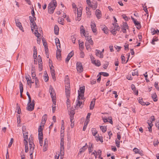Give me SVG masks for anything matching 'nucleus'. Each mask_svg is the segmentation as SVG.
Returning a JSON list of instances; mask_svg holds the SVG:
<instances>
[{
  "label": "nucleus",
  "mask_w": 159,
  "mask_h": 159,
  "mask_svg": "<svg viewBox=\"0 0 159 159\" xmlns=\"http://www.w3.org/2000/svg\"><path fill=\"white\" fill-rule=\"evenodd\" d=\"M159 143L158 141V139H155L153 141V144L154 146H156L158 145Z\"/></svg>",
  "instance_id": "50"
},
{
  "label": "nucleus",
  "mask_w": 159,
  "mask_h": 159,
  "mask_svg": "<svg viewBox=\"0 0 159 159\" xmlns=\"http://www.w3.org/2000/svg\"><path fill=\"white\" fill-rule=\"evenodd\" d=\"M34 106L32 105V104L28 103L27 106L26 107V109L27 110L29 111H31L33 110L34 108Z\"/></svg>",
  "instance_id": "14"
},
{
  "label": "nucleus",
  "mask_w": 159,
  "mask_h": 159,
  "mask_svg": "<svg viewBox=\"0 0 159 159\" xmlns=\"http://www.w3.org/2000/svg\"><path fill=\"white\" fill-rule=\"evenodd\" d=\"M88 124V122H87L86 123L85 122H84V127L83 128V131H85V130Z\"/></svg>",
  "instance_id": "55"
},
{
  "label": "nucleus",
  "mask_w": 159,
  "mask_h": 159,
  "mask_svg": "<svg viewBox=\"0 0 159 159\" xmlns=\"http://www.w3.org/2000/svg\"><path fill=\"white\" fill-rule=\"evenodd\" d=\"M48 145H43V152H45L47 150Z\"/></svg>",
  "instance_id": "62"
},
{
  "label": "nucleus",
  "mask_w": 159,
  "mask_h": 159,
  "mask_svg": "<svg viewBox=\"0 0 159 159\" xmlns=\"http://www.w3.org/2000/svg\"><path fill=\"white\" fill-rule=\"evenodd\" d=\"M25 78L27 80V84L28 85H29V82H30V81H31V78L30 77V78L29 77H28L27 76H26L25 77Z\"/></svg>",
  "instance_id": "59"
},
{
  "label": "nucleus",
  "mask_w": 159,
  "mask_h": 159,
  "mask_svg": "<svg viewBox=\"0 0 159 159\" xmlns=\"http://www.w3.org/2000/svg\"><path fill=\"white\" fill-rule=\"evenodd\" d=\"M95 14L98 19H100L102 16L101 11L99 9H97L95 11Z\"/></svg>",
  "instance_id": "13"
},
{
  "label": "nucleus",
  "mask_w": 159,
  "mask_h": 159,
  "mask_svg": "<svg viewBox=\"0 0 159 159\" xmlns=\"http://www.w3.org/2000/svg\"><path fill=\"white\" fill-rule=\"evenodd\" d=\"M23 133L24 136V141H25V140H27L28 139V136L27 135L28 132H26L25 131L23 130Z\"/></svg>",
  "instance_id": "26"
},
{
  "label": "nucleus",
  "mask_w": 159,
  "mask_h": 159,
  "mask_svg": "<svg viewBox=\"0 0 159 159\" xmlns=\"http://www.w3.org/2000/svg\"><path fill=\"white\" fill-rule=\"evenodd\" d=\"M85 46L86 47L87 50L89 49H91L90 45L89 44V43L86 42L85 43Z\"/></svg>",
  "instance_id": "49"
},
{
  "label": "nucleus",
  "mask_w": 159,
  "mask_h": 159,
  "mask_svg": "<svg viewBox=\"0 0 159 159\" xmlns=\"http://www.w3.org/2000/svg\"><path fill=\"white\" fill-rule=\"evenodd\" d=\"M86 149L87 148L85 147V146H83L80 149L79 154H81L82 152H84Z\"/></svg>",
  "instance_id": "30"
},
{
  "label": "nucleus",
  "mask_w": 159,
  "mask_h": 159,
  "mask_svg": "<svg viewBox=\"0 0 159 159\" xmlns=\"http://www.w3.org/2000/svg\"><path fill=\"white\" fill-rule=\"evenodd\" d=\"M155 117H154V116H151V119H150V120L151 123H152V122L153 121H155Z\"/></svg>",
  "instance_id": "61"
},
{
  "label": "nucleus",
  "mask_w": 159,
  "mask_h": 159,
  "mask_svg": "<svg viewBox=\"0 0 159 159\" xmlns=\"http://www.w3.org/2000/svg\"><path fill=\"white\" fill-rule=\"evenodd\" d=\"M91 28L93 32L95 33L97 31L96 24L94 22H92L91 25Z\"/></svg>",
  "instance_id": "12"
},
{
  "label": "nucleus",
  "mask_w": 159,
  "mask_h": 159,
  "mask_svg": "<svg viewBox=\"0 0 159 159\" xmlns=\"http://www.w3.org/2000/svg\"><path fill=\"white\" fill-rule=\"evenodd\" d=\"M70 86H65V93L67 98H69L70 95Z\"/></svg>",
  "instance_id": "6"
},
{
  "label": "nucleus",
  "mask_w": 159,
  "mask_h": 159,
  "mask_svg": "<svg viewBox=\"0 0 159 159\" xmlns=\"http://www.w3.org/2000/svg\"><path fill=\"white\" fill-rule=\"evenodd\" d=\"M100 128L102 130V132L103 133L107 131V128L106 127H104L102 126H100Z\"/></svg>",
  "instance_id": "38"
},
{
  "label": "nucleus",
  "mask_w": 159,
  "mask_h": 159,
  "mask_svg": "<svg viewBox=\"0 0 159 159\" xmlns=\"http://www.w3.org/2000/svg\"><path fill=\"white\" fill-rule=\"evenodd\" d=\"M79 46L80 48H81L82 49H83L84 48V43L83 42L81 43H80V40L79 41Z\"/></svg>",
  "instance_id": "46"
},
{
  "label": "nucleus",
  "mask_w": 159,
  "mask_h": 159,
  "mask_svg": "<svg viewBox=\"0 0 159 159\" xmlns=\"http://www.w3.org/2000/svg\"><path fill=\"white\" fill-rule=\"evenodd\" d=\"M91 36H90L89 37V39L88 41L87 42L89 43H90V44L91 45H93V40L92 39V38H91Z\"/></svg>",
  "instance_id": "43"
},
{
  "label": "nucleus",
  "mask_w": 159,
  "mask_h": 159,
  "mask_svg": "<svg viewBox=\"0 0 159 159\" xmlns=\"http://www.w3.org/2000/svg\"><path fill=\"white\" fill-rule=\"evenodd\" d=\"M133 151L136 154L139 153V150L137 148H134L133 150Z\"/></svg>",
  "instance_id": "57"
},
{
  "label": "nucleus",
  "mask_w": 159,
  "mask_h": 159,
  "mask_svg": "<svg viewBox=\"0 0 159 159\" xmlns=\"http://www.w3.org/2000/svg\"><path fill=\"white\" fill-rule=\"evenodd\" d=\"M47 116L46 114H44L43 116L42 117V121L43 122H45L47 120Z\"/></svg>",
  "instance_id": "37"
},
{
  "label": "nucleus",
  "mask_w": 159,
  "mask_h": 159,
  "mask_svg": "<svg viewBox=\"0 0 159 159\" xmlns=\"http://www.w3.org/2000/svg\"><path fill=\"white\" fill-rule=\"evenodd\" d=\"M138 100L139 101V103H140V104H141L143 106L145 105V102H144L143 101V99L142 98H139Z\"/></svg>",
  "instance_id": "29"
},
{
  "label": "nucleus",
  "mask_w": 159,
  "mask_h": 159,
  "mask_svg": "<svg viewBox=\"0 0 159 159\" xmlns=\"http://www.w3.org/2000/svg\"><path fill=\"white\" fill-rule=\"evenodd\" d=\"M61 51L60 49H58L56 52V57L58 60H60L61 57Z\"/></svg>",
  "instance_id": "11"
},
{
  "label": "nucleus",
  "mask_w": 159,
  "mask_h": 159,
  "mask_svg": "<svg viewBox=\"0 0 159 159\" xmlns=\"http://www.w3.org/2000/svg\"><path fill=\"white\" fill-rule=\"evenodd\" d=\"M64 147H60V154L61 156H63L64 153Z\"/></svg>",
  "instance_id": "31"
},
{
  "label": "nucleus",
  "mask_w": 159,
  "mask_h": 159,
  "mask_svg": "<svg viewBox=\"0 0 159 159\" xmlns=\"http://www.w3.org/2000/svg\"><path fill=\"white\" fill-rule=\"evenodd\" d=\"M64 19L62 18H58V21L59 23L62 25H63L64 23L63 22Z\"/></svg>",
  "instance_id": "32"
},
{
  "label": "nucleus",
  "mask_w": 159,
  "mask_h": 159,
  "mask_svg": "<svg viewBox=\"0 0 159 159\" xmlns=\"http://www.w3.org/2000/svg\"><path fill=\"white\" fill-rule=\"evenodd\" d=\"M90 7H92L93 9H95L97 7V6H98V3L97 2H95L94 4V5H90L89 6Z\"/></svg>",
  "instance_id": "44"
},
{
  "label": "nucleus",
  "mask_w": 159,
  "mask_h": 159,
  "mask_svg": "<svg viewBox=\"0 0 159 159\" xmlns=\"http://www.w3.org/2000/svg\"><path fill=\"white\" fill-rule=\"evenodd\" d=\"M85 91V87L84 86H83L82 87H81L80 88V89L78 91L79 93H84Z\"/></svg>",
  "instance_id": "25"
},
{
  "label": "nucleus",
  "mask_w": 159,
  "mask_h": 159,
  "mask_svg": "<svg viewBox=\"0 0 159 159\" xmlns=\"http://www.w3.org/2000/svg\"><path fill=\"white\" fill-rule=\"evenodd\" d=\"M74 54V53L73 51L71 52L70 53H69L65 61L66 63H68L69 60L71 57L73 56Z\"/></svg>",
  "instance_id": "10"
},
{
  "label": "nucleus",
  "mask_w": 159,
  "mask_h": 159,
  "mask_svg": "<svg viewBox=\"0 0 159 159\" xmlns=\"http://www.w3.org/2000/svg\"><path fill=\"white\" fill-rule=\"evenodd\" d=\"M39 70L40 71H41L43 69L42 62L39 63Z\"/></svg>",
  "instance_id": "48"
},
{
  "label": "nucleus",
  "mask_w": 159,
  "mask_h": 159,
  "mask_svg": "<svg viewBox=\"0 0 159 159\" xmlns=\"http://www.w3.org/2000/svg\"><path fill=\"white\" fill-rule=\"evenodd\" d=\"M112 25H113L114 28H111V33L113 35H116V31H119L120 30V27L118 25V24L117 23H113Z\"/></svg>",
  "instance_id": "3"
},
{
  "label": "nucleus",
  "mask_w": 159,
  "mask_h": 159,
  "mask_svg": "<svg viewBox=\"0 0 159 159\" xmlns=\"http://www.w3.org/2000/svg\"><path fill=\"white\" fill-rule=\"evenodd\" d=\"M13 139L12 138H11V139L10 142V143L8 144V147L9 148H10L12 145V143L13 142Z\"/></svg>",
  "instance_id": "60"
},
{
  "label": "nucleus",
  "mask_w": 159,
  "mask_h": 159,
  "mask_svg": "<svg viewBox=\"0 0 159 159\" xmlns=\"http://www.w3.org/2000/svg\"><path fill=\"white\" fill-rule=\"evenodd\" d=\"M95 138L97 141H100L101 143L103 142L102 138L99 137L98 134L97 136H95Z\"/></svg>",
  "instance_id": "24"
},
{
  "label": "nucleus",
  "mask_w": 159,
  "mask_h": 159,
  "mask_svg": "<svg viewBox=\"0 0 159 159\" xmlns=\"http://www.w3.org/2000/svg\"><path fill=\"white\" fill-rule=\"evenodd\" d=\"M96 55L97 56L99 57L100 58H102L103 57V55L100 52V51L96 49L95 50Z\"/></svg>",
  "instance_id": "15"
},
{
  "label": "nucleus",
  "mask_w": 159,
  "mask_h": 159,
  "mask_svg": "<svg viewBox=\"0 0 159 159\" xmlns=\"http://www.w3.org/2000/svg\"><path fill=\"white\" fill-rule=\"evenodd\" d=\"M29 147H34L35 145L34 144L33 142V138L31 137V139H30V138L29 139Z\"/></svg>",
  "instance_id": "20"
},
{
  "label": "nucleus",
  "mask_w": 159,
  "mask_h": 159,
  "mask_svg": "<svg viewBox=\"0 0 159 159\" xmlns=\"http://www.w3.org/2000/svg\"><path fill=\"white\" fill-rule=\"evenodd\" d=\"M80 32L81 34H82L84 36H85V32L84 26L83 25H81L80 26Z\"/></svg>",
  "instance_id": "22"
},
{
  "label": "nucleus",
  "mask_w": 159,
  "mask_h": 159,
  "mask_svg": "<svg viewBox=\"0 0 159 159\" xmlns=\"http://www.w3.org/2000/svg\"><path fill=\"white\" fill-rule=\"evenodd\" d=\"M91 131L92 134L94 136H95V135L97 134L98 133L97 131L95 128H92L91 129Z\"/></svg>",
  "instance_id": "28"
},
{
  "label": "nucleus",
  "mask_w": 159,
  "mask_h": 159,
  "mask_svg": "<svg viewBox=\"0 0 159 159\" xmlns=\"http://www.w3.org/2000/svg\"><path fill=\"white\" fill-rule=\"evenodd\" d=\"M76 67L78 72L80 73L83 71V67L82 63L80 62H78L76 63Z\"/></svg>",
  "instance_id": "4"
},
{
  "label": "nucleus",
  "mask_w": 159,
  "mask_h": 159,
  "mask_svg": "<svg viewBox=\"0 0 159 159\" xmlns=\"http://www.w3.org/2000/svg\"><path fill=\"white\" fill-rule=\"evenodd\" d=\"M82 8L80 7L77 9V17L76 19V20L79 21L81 20V17L82 14Z\"/></svg>",
  "instance_id": "5"
},
{
  "label": "nucleus",
  "mask_w": 159,
  "mask_h": 159,
  "mask_svg": "<svg viewBox=\"0 0 159 159\" xmlns=\"http://www.w3.org/2000/svg\"><path fill=\"white\" fill-rule=\"evenodd\" d=\"M123 26L122 27V28H125L126 29L127 27H128V26L127 25V24L126 23H123Z\"/></svg>",
  "instance_id": "52"
},
{
  "label": "nucleus",
  "mask_w": 159,
  "mask_h": 159,
  "mask_svg": "<svg viewBox=\"0 0 159 159\" xmlns=\"http://www.w3.org/2000/svg\"><path fill=\"white\" fill-rule=\"evenodd\" d=\"M154 86L155 87L156 89H157V90H159V87L158 86V82H155Z\"/></svg>",
  "instance_id": "56"
},
{
  "label": "nucleus",
  "mask_w": 159,
  "mask_h": 159,
  "mask_svg": "<svg viewBox=\"0 0 159 159\" xmlns=\"http://www.w3.org/2000/svg\"><path fill=\"white\" fill-rule=\"evenodd\" d=\"M132 75L133 76H135L136 75H138V70H134V72H132Z\"/></svg>",
  "instance_id": "47"
},
{
  "label": "nucleus",
  "mask_w": 159,
  "mask_h": 159,
  "mask_svg": "<svg viewBox=\"0 0 159 159\" xmlns=\"http://www.w3.org/2000/svg\"><path fill=\"white\" fill-rule=\"evenodd\" d=\"M93 64L97 66H99L101 65L100 62L99 60H97V61H96V62H94Z\"/></svg>",
  "instance_id": "39"
},
{
  "label": "nucleus",
  "mask_w": 159,
  "mask_h": 159,
  "mask_svg": "<svg viewBox=\"0 0 159 159\" xmlns=\"http://www.w3.org/2000/svg\"><path fill=\"white\" fill-rule=\"evenodd\" d=\"M39 139H43V132H39Z\"/></svg>",
  "instance_id": "51"
},
{
  "label": "nucleus",
  "mask_w": 159,
  "mask_h": 159,
  "mask_svg": "<svg viewBox=\"0 0 159 159\" xmlns=\"http://www.w3.org/2000/svg\"><path fill=\"white\" fill-rule=\"evenodd\" d=\"M153 125V124L152 123H150V124H149V127H148V129L149 131L150 132H152V127Z\"/></svg>",
  "instance_id": "41"
},
{
  "label": "nucleus",
  "mask_w": 159,
  "mask_h": 159,
  "mask_svg": "<svg viewBox=\"0 0 159 159\" xmlns=\"http://www.w3.org/2000/svg\"><path fill=\"white\" fill-rule=\"evenodd\" d=\"M33 57L34 58V57H37V50L35 46L34 47Z\"/></svg>",
  "instance_id": "27"
},
{
  "label": "nucleus",
  "mask_w": 159,
  "mask_h": 159,
  "mask_svg": "<svg viewBox=\"0 0 159 159\" xmlns=\"http://www.w3.org/2000/svg\"><path fill=\"white\" fill-rule=\"evenodd\" d=\"M29 18L31 23V30L33 31L34 29H35V32L34 34L36 36L39 37L40 35V34L39 33L38 30L37 26L34 21V20L33 18L31 16H29Z\"/></svg>",
  "instance_id": "1"
},
{
  "label": "nucleus",
  "mask_w": 159,
  "mask_h": 159,
  "mask_svg": "<svg viewBox=\"0 0 159 159\" xmlns=\"http://www.w3.org/2000/svg\"><path fill=\"white\" fill-rule=\"evenodd\" d=\"M116 146L118 148H119L120 147V140H116Z\"/></svg>",
  "instance_id": "58"
},
{
  "label": "nucleus",
  "mask_w": 159,
  "mask_h": 159,
  "mask_svg": "<svg viewBox=\"0 0 159 159\" xmlns=\"http://www.w3.org/2000/svg\"><path fill=\"white\" fill-rule=\"evenodd\" d=\"M19 87L20 89V96L21 97H22V93L23 91V86L21 82L19 83Z\"/></svg>",
  "instance_id": "16"
},
{
  "label": "nucleus",
  "mask_w": 159,
  "mask_h": 159,
  "mask_svg": "<svg viewBox=\"0 0 159 159\" xmlns=\"http://www.w3.org/2000/svg\"><path fill=\"white\" fill-rule=\"evenodd\" d=\"M49 92L52 98H56V94L55 93L54 90L51 86H50V87Z\"/></svg>",
  "instance_id": "9"
},
{
  "label": "nucleus",
  "mask_w": 159,
  "mask_h": 159,
  "mask_svg": "<svg viewBox=\"0 0 159 159\" xmlns=\"http://www.w3.org/2000/svg\"><path fill=\"white\" fill-rule=\"evenodd\" d=\"M158 40V39L157 37H154L152 39L151 43L153 45H155V42L157 41Z\"/></svg>",
  "instance_id": "33"
},
{
  "label": "nucleus",
  "mask_w": 159,
  "mask_h": 159,
  "mask_svg": "<svg viewBox=\"0 0 159 159\" xmlns=\"http://www.w3.org/2000/svg\"><path fill=\"white\" fill-rule=\"evenodd\" d=\"M50 69L51 70V73L52 78L54 81H55L56 80V76H55V71L54 69H53L52 68H54V67L52 65V66H49Z\"/></svg>",
  "instance_id": "8"
},
{
  "label": "nucleus",
  "mask_w": 159,
  "mask_h": 159,
  "mask_svg": "<svg viewBox=\"0 0 159 159\" xmlns=\"http://www.w3.org/2000/svg\"><path fill=\"white\" fill-rule=\"evenodd\" d=\"M95 99H93V101L91 102V103L90 105V110H92L94 108L95 104Z\"/></svg>",
  "instance_id": "17"
},
{
  "label": "nucleus",
  "mask_w": 159,
  "mask_h": 159,
  "mask_svg": "<svg viewBox=\"0 0 159 159\" xmlns=\"http://www.w3.org/2000/svg\"><path fill=\"white\" fill-rule=\"evenodd\" d=\"M35 84L36 87H38V84H39V80L38 79L37 77H35Z\"/></svg>",
  "instance_id": "53"
},
{
  "label": "nucleus",
  "mask_w": 159,
  "mask_h": 159,
  "mask_svg": "<svg viewBox=\"0 0 159 159\" xmlns=\"http://www.w3.org/2000/svg\"><path fill=\"white\" fill-rule=\"evenodd\" d=\"M151 30L152 35H154L156 34H157L158 35L159 34V31L158 29L155 30V29L153 28H152Z\"/></svg>",
  "instance_id": "19"
},
{
  "label": "nucleus",
  "mask_w": 159,
  "mask_h": 159,
  "mask_svg": "<svg viewBox=\"0 0 159 159\" xmlns=\"http://www.w3.org/2000/svg\"><path fill=\"white\" fill-rule=\"evenodd\" d=\"M82 104V102H80V101H78V102L77 103V104H76V107H75V108H78V106L79 107H80V106H81V105Z\"/></svg>",
  "instance_id": "40"
},
{
  "label": "nucleus",
  "mask_w": 159,
  "mask_h": 159,
  "mask_svg": "<svg viewBox=\"0 0 159 159\" xmlns=\"http://www.w3.org/2000/svg\"><path fill=\"white\" fill-rule=\"evenodd\" d=\"M121 59L122 63L124 64L126 63V62H125V57L124 56H121Z\"/></svg>",
  "instance_id": "45"
},
{
  "label": "nucleus",
  "mask_w": 159,
  "mask_h": 159,
  "mask_svg": "<svg viewBox=\"0 0 159 159\" xmlns=\"http://www.w3.org/2000/svg\"><path fill=\"white\" fill-rule=\"evenodd\" d=\"M84 93H78L79 95L78 97V100L80 99V97L82 99H83V98L84 96Z\"/></svg>",
  "instance_id": "42"
},
{
  "label": "nucleus",
  "mask_w": 159,
  "mask_h": 159,
  "mask_svg": "<svg viewBox=\"0 0 159 159\" xmlns=\"http://www.w3.org/2000/svg\"><path fill=\"white\" fill-rule=\"evenodd\" d=\"M43 129L42 128L41 125H40L38 128V132H43Z\"/></svg>",
  "instance_id": "64"
},
{
  "label": "nucleus",
  "mask_w": 159,
  "mask_h": 159,
  "mask_svg": "<svg viewBox=\"0 0 159 159\" xmlns=\"http://www.w3.org/2000/svg\"><path fill=\"white\" fill-rule=\"evenodd\" d=\"M102 30L105 33L107 34V27H106V26L104 25L103 26V27L102 26Z\"/></svg>",
  "instance_id": "35"
},
{
  "label": "nucleus",
  "mask_w": 159,
  "mask_h": 159,
  "mask_svg": "<svg viewBox=\"0 0 159 159\" xmlns=\"http://www.w3.org/2000/svg\"><path fill=\"white\" fill-rule=\"evenodd\" d=\"M34 147H30V152H34Z\"/></svg>",
  "instance_id": "63"
},
{
  "label": "nucleus",
  "mask_w": 159,
  "mask_h": 159,
  "mask_svg": "<svg viewBox=\"0 0 159 159\" xmlns=\"http://www.w3.org/2000/svg\"><path fill=\"white\" fill-rule=\"evenodd\" d=\"M131 19L132 20L135 25L136 26V28L139 30L140 29L141 27L140 23L139 21H137V20L135 19L134 18L132 17Z\"/></svg>",
  "instance_id": "7"
},
{
  "label": "nucleus",
  "mask_w": 159,
  "mask_h": 159,
  "mask_svg": "<svg viewBox=\"0 0 159 159\" xmlns=\"http://www.w3.org/2000/svg\"><path fill=\"white\" fill-rule=\"evenodd\" d=\"M90 58L91 61V62L93 64L94 63V62H96V60L95 59V58L93 56H90Z\"/></svg>",
  "instance_id": "54"
},
{
  "label": "nucleus",
  "mask_w": 159,
  "mask_h": 159,
  "mask_svg": "<svg viewBox=\"0 0 159 159\" xmlns=\"http://www.w3.org/2000/svg\"><path fill=\"white\" fill-rule=\"evenodd\" d=\"M89 153H90L93 151V149H92V148H93V145L92 143H89Z\"/></svg>",
  "instance_id": "21"
},
{
  "label": "nucleus",
  "mask_w": 159,
  "mask_h": 159,
  "mask_svg": "<svg viewBox=\"0 0 159 159\" xmlns=\"http://www.w3.org/2000/svg\"><path fill=\"white\" fill-rule=\"evenodd\" d=\"M86 13L88 16H90L91 15V11H90L89 8L86 7Z\"/></svg>",
  "instance_id": "34"
},
{
  "label": "nucleus",
  "mask_w": 159,
  "mask_h": 159,
  "mask_svg": "<svg viewBox=\"0 0 159 159\" xmlns=\"http://www.w3.org/2000/svg\"><path fill=\"white\" fill-rule=\"evenodd\" d=\"M152 98L154 101L156 102L157 101V96L156 93H154L152 95Z\"/></svg>",
  "instance_id": "23"
},
{
  "label": "nucleus",
  "mask_w": 159,
  "mask_h": 159,
  "mask_svg": "<svg viewBox=\"0 0 159 159\" xmlns=\"http://www.w3.org/2000/svg\"><path fill=\"white\" fill-rule=\"evenodd\" d=\"M99 74L101 75H102L104 76L107 77L109 76V74L105 72H100L99 73Z\"/></svg>",
  "instance_id": "36"
},
{
  "label": "nucleus",
  "mask_w": 159,
  "mask_h": 159,
  "mask_svg": "<svg viewBox=\"0 0 159 159\" xmlns=\"http://www.w3.org/2000/svg\"><path fill=\"white\" fill-rule=\"evenodd\" d=\"M59 28L57 25H55L54 27V33L56 35H58L59 34Z\"/></svg>",
  "instance_id": "18"
},
{
  "label": "nucleus",
  "mask_w": 159,
  "mask_h": 159,
  "mask_svg": "<svg viewBox=\"0 0 159 159\" xmlns=\"http://www.w3.org/2000/svg\"><path fill=\"white\" fill-rule=\"evenodd\" d=\"M57 6V3L56 0H53L48 4V13L50 14H52Z\"/></svg>",
  "instance_id": "2"
}]
</instances>
